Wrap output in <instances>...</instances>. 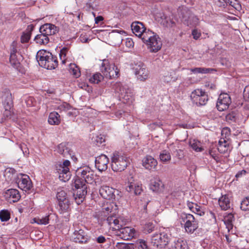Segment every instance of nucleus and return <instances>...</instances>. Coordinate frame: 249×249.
<instances>
[{
  "mask_svg": "<svg viewBox=\"0 0 249 249\" xmlns=\"http://www.w3.org/2000/svg\"><path fill=\"white\" fill-rule=\"evenodd\" d=\"M100 65V70L102 73L96 72L92 78H119L120 76V69L115 66L111 59H103Z\"/></svg>",
  "mask_w": 249,
  "mask_h": 249,
  "instance_id": "f257e3e1",
  "label": "nucleus"
},
{
  "mask_svg": "<svg viewBox=\"0 0 249 249\" xmlns=\"http://www.w3.org/2000/svg\"><path fill=\"white\" fill-rule=\"evenodd\" d=\"M58 31V27L54 24H44L40 26V34L35 36L34 40L36 43L40 45L47 44L50 41V36L55 35Z\"/></svg>",
  "mask_w": 249,
  "mask_h": 249,
  "instance_id": "f03ea898",
  "label": "nucleus"
},
{
  "mask_svg": "<svg viewBox=\"0 0 249 249\" xmlns=\"http://www.w3.org/2000/svg\"><path fill=\"white\" fill-rule=\"evenodd\" d=\"M36 57L39 65L48 70L54 69L58 66L57 57L49 52L45 50L39 51Z\"/></svg>",
  "mask_w": 249,
  "mask_h": 249,
  "instance_id": "7ed1b4c3",
  "label": "nucleus"
},
{
  "mask_svg": "<svg viewBox=\"0 0 249 249\" xmlns=\"http://www.w3.org/2000/svg\"><path fill=\"white\" fill-rule=\"evenodd\" d=\"M129 163V157L119 152L113 153L111 157V168L114 172L124 171Z\"/></svg>",
  "mask_w": 249,
  "mask_h": 249,
  "instance_id": "20e7f679",
  "label": "nucleus"
},
{
  "mask_svg": "<svg viewBox=\"0 0 249 249\" xmlns=\"http://www.w3.org/2000/svg\"><path fill=\"white\" fill-rule=\"evenodd\" d=\"M180 223L185 231L189 234L193 233L198 228V221L193 215L185 212L181 213L179 215Z\"/></svg>",
  "mask_w": 249,
  "mask_h": 249,
  "instance_id": "39448f33",
  "label": "nucleus"
},
{
  "mask_svg": "<svg viewBox=\"0 0 249 249\" xmlns=\"http://www.w3.org/2000/svg\"><path fill=\"white\" fill-rule=\"evenodd\" d=\"M76 179L86 183L91 184L95 180L94 172L89 166L78 168L75 171Z\"/></svg>",
  "mask_w": 249,
  "mask_h": 249,
  "instance_id": "423d86ee",
  "label": "nucleus"
},
{
  "mask_svg": "<svg viewBox=\"0 0 249 249\" xmlns=\"http://www.w3.org/2000/svg\"><path fill=\"white\" fill-rule=\"evenodd\" d=\"M74 186L76 192L73 193V196L76 203L79 205L84 201L87 194V185L80 179H76L74 181Z\"/></svg>",
  "mask_w": 249,
  "mask_h": 249,
  "instance_id": "0eeeda50",
  "label": "nucleus"
},
{
  "mask_svg": "<svg viewBox=\"0 0 249 249\" xmlns=\"http://www.w3.org/2000/svg\"><path fill=\"white\" fill-rule=\"evenodd\" d=\"M191 100L196 106H204L208 101L206 92L201 89H196L193 91L190 95Z\"/></svg>",
  "mask_w": 249,
  "mask_h": 249,
  "instance_id": "6e6552de",
  "label": "nucleus"
},
{
  "mask_svg": "<svg viewBox=\"0 0 249 249\" xmlns=\"http://www.w3.org/2000/svg\"><path fill=\"white\" fill-rule=\"evenodd\" d=\"M115 90L119 92L121 97L127 102H132L134 96V90L127 85H123L121 83L117 82L115 86Z\"/></svg>",
  "mask_w": 249,
  "mask_h": 249,
  "instance_id": "1a4fd4ad",
  "label": "nucleus"
},
{
  "mask_svg": "<svg viewBox=\"0 0 249 249\" xmlns=\"http://www.w3.org/2000/svg\"><path fill=\"white\" fill-rule=\"evenodd\" d=\"M170 237L165 232L154 234L151 240V244L155 247L163 248L169 243Z\"/></svg>",
  "mask_w": 249,
  "mask_h": 249,
  "instance_id": "9d476101",
  "label": "nucleus"
},
{
  "mask_svg": "<svg viewBox=\"0 0 249 249\" xmlns=\"http://www.w3.org/2000/svg\"><path fill=\"white\" fill-rule=\"evenodd\" d=\"M16 182L19 188L26 192L30 190L32 187L30 178L25 174H19L17 176Z\"/></svg>",
  "mask_w": 249,
  "mask_h": 249,
  "instance_id": "9b49d317",
  "label": "nucleus"
},
{
  "mask_svg": "<svg viewBox=\"0 0 249 249\" xmlns=\"http://www.w3.org/2000/svg\"><path fill=\"white\" fill-rule=\"evenodd\" d=\"M116 235L124 240H128L135 238L137 235L136 231L131 227H125L120 228L117 231Z\"/></svg>",
  "mask_w": 249,
  "mask_h": 249,
  "instance_id": "f8f14e48",
  "label": "nucleus"
},
{
  "mask_svg": "<svg viewBox=\"0 0 249 249\" xmlns=\"http://www.w3.org/2000/svg\"><path fill=\"white\" fill-rule=\"evenodd\" d=\"M231 103L230 96L227 93H221L219 95L216 103L217 109L223 111L228 108Z\"/></svg>",
  "mask_w": 249,
  "mask_h": 249,
  "instance_id": "ddd939ff",
  "label": "nucleus"
},
{
  "mask_svg": "<svg viewBox=\"0 0 249 249\" xmlns=\"http://www.w3.org/2000/svg\"><path fill=\"white\" fill-rule=\"evenodd\" d=\"M56 152L63 157L68 158L69 156L74 161L77 160V158L73 155L72 151L64 142L58 144L56 149Z\"/></svg>",
  "mask_w": 249,
  "mask_h": 249,
  "instance_id": "4468645a",
  "label": "nucleus"
},
{
  "mask_svg": "<svg viewBox=\"0 0 249 249\" xmlns=\"http://www.w3.org/2000/svg\"><path fill=\"white\" fill-rule=\"evenodd\" d=\"M109 159L104 154L97 157L95 160V165L100 172L106 171L108 167Z\"/></svg>",
  "mask_w": 249,
  "mask_h": 249,
  "instance_id": "2eb2a0df",
  "label": "nucleus"
},
{
  "mask_svg": "<svg viewBox=\"0 0 249 249\" xmlns=\"http://www.w3.org/2000/svg\"><path fill=\"white\" fill-rule=\"evenodd\" d=\"M71 239L74 242L84 244L87 243L89 239L86 231L82 229L75 231Z\"/></svg>",
  "mask_w": 249,
  "mask_h": 249,
  "instance_id": "dca6fc26",
  "label": "nucleus"
},
{
  "mask_svg": "<svg viewBox=\"0 0 249 249\" xmlns=\"http://www.w3.org/2000/svg\"><path fill=\"white\" fill-rule=\"evenodd\" d=\"M146 44L150 51L154 53L159 51L162 46L161 39L157 35L153 36Z\"/></svg>",
  "mask_w": 249,
  "mask_h": 249,
  "instance_id": "f3484780",
  "label": "nucleus"
},
{
  "mask_svg": "<svg viewBox=\"0 0 249 249\" xmlns=\"http://www.w3.org/2000/svg\"><path fill=\"white\" fill-rule=\"evenodd\" d=\"M142 166L148 170H153L157 168L158 162L153 157L147 155L142 160Z\"/></svg>",
  "mask_w": 249,
  "mask_h": 249,
  "instance_id": "a211bd4d",
  "label": "nucleus"
},
{
  "mask_svg": "<svg viewBox=\"0 0 249 249\" xmlns=\"http://www.w3.org/2000/svg\"><path fill=\"white\" fill-rule=\"evenodd\" d=\"M5 197L10 202H16L19 200L20 195L18 190L10 189L6 191Z\"/></svg>",
  "mask_w": 249,
  "mask_h": 249,
  "instance_id": "6ab92c4d",
  "label": "nucleus"
},
{
  "mask_svg": "<svg viewBox=\"0 0 249 249\" xmlns=\"http://www.w3.org/2000/svg\"><path fill=\"white\" fill-rule=\"evenodd\" d=\"M114 193V189L108 186H102L99 189V194L105 199H110L112 198Z\"/></svg>",
  "mask_w": 249,
  "mask_h": 249,
  "instance_id": "aec40b11",
  "label": "nucleus"
},
{
  "mask_svg": "<svg viewBox=\"0 0 249 249\" xmlns=\"http://www.w3.org/2000/svg\"><path fill=\"white\" fill-rule=\"evenodd\" d=\"M231 197L228 195H222L218 199V204L222 210L226 211L231 208Z\"/></svg>",
  "mask_w": 249,
  "mask_h": 249,
  "instance_id": "412c9836",
  "label": "nucleus"
},
{
  "mask_svg": "<svg viewBox=\"0 0 249 249\" xmlns=\"http://www.w3.org/2000/svg\"><path fill=\"white\" fill-rule=\"evenodd\" d=\"M133 33L138 37L142 36V33L144 31L146 28L142 22L135 21L132 23L131 25Z\"/></svg>",
  "mask_w": 249,
  "mask_h": 249,
  "instance_id": "4be33fe9",
  "label": "nucleus"
},
{
  "mask_svg": "<svg viewBox=\"0 0 249 249\" xmlns=\"http://www.w3.org/2000/svg\"><path fill=\"white\" fill-rule=\"evenodd\" d=\"M163 186L162 182L159 178H155L150 180V189L153 192H158L161 191Z\"/></svg>",
  "mask_w": 249,
  "mask_h": 249,
  "instance_id": "5701e85b",
  "label": "nucleus"
},
{
  "mask_svg": "<svg viewBox=\"0 0 249 249\" xmlns=\"http://www.w3.org/2000/svg\"><path fill=\"white\" fill-rule=\"evenodd\" d=\"M71 162L69 160H65L63 161L62 164H59V171L58 172L59 173V178L63 177L64 175H66V177L68 176L67 174L70 172V166Z\"/></svg>",
  "mask_w": 249,
  "mask_h": 249,
  "instance_id": "b1692460",
  "label": "nucleus"
},
{
  "mask_svg": "<svg viewBox=\"0 0 249 249\" xmlns=\"http://www.w3.org/2000/svg\"><path fill=\"white\" fill-rule=\"evenodd\" d=\"M34 25L33 24L29 25L25 31L24 32L20 37L21 42L22 43H27L30 39L32 32L34 29Z\"/></svg>",
  "mask_w": 249,
  "mask_h": 249,
  "instance_id": "393cba45",
  "label": "nucleus"
},
{
  "mask_svg": "<svg viewBox=\"0 0 249 249\" xmlns=\"http://www.w3.org/2000/svg\"><path fill=\"white\" fill-rule=\"evenodd\" d=\"M126 190L130 193L134 194L135 195H139L142 192V188L141 185H136L134 183L131 182L126 186Z\"/></svg>",
  "mask_w": 249,
  "mask_h": 249,
  "instance_id": "a878e982",
  "label": "nucleus"
},
{
  "mask_svg": "<svg viewBox=\"0 0 249 249\" xmlns=\"http://www.w3.org/2000/svg\"><path fill=\"white\" fill-rule=\"evenodd\" d=\"M4 100L3 101V105L4 108L12 109L13 107V102L12 97V94L9 92H5L4 96Z\"/></svg>",
  "mask_w": 249,
  "mask_h": 249,
  "instance_id": "bb28decb",
  "label": "nucleus"
},
{
  "mask_svg": "<svg viewBox=\"0 0 249 249\" xmlns=\"http://www.w3.org/2000/svg\"><path fill=\"white\" fill-rule=\"evenodd\" d=\"M48 123L51 125H58L61 122L60 115L55 111L50 113Z\"/></svg>",
  "mask_w": 249,
  "mask_h": 249,
  "instance_id": "cd10ccee",
  "label": "nucleus"
},
{
  "mask_svg": "<svg viewBox=\"0 0 249 249\" xmlns=\"http://www.w3.org/2000/svg\"><path fill=\"white\" fill-rule=\"evenodd\" d=\"M69 71L70 73L74 78H79L81 76V71L79 66L74 63L69 64Z\"/></svg>",
  "mask_w": 249,
  "mask_h": 249,
  "instance_id": "c85d7f7f",
  "label": "nucleus"
},
{
  "mask_svg": "<svg viewBox=\"0 0 249 249\" xmlns=\"http://www.w3.org/2000/svg\"><path fill=\"white\" fill-rule=\"evenodd\" d=\"M234 221L233 214L229 213L224 217V222L228 231L231 230L233 228V222Z\"/></svg>",
  "mask_w": 249,
  "mask_h": 249,
  "instance_id": "c756f323",
  "label": "nucleus"
},
{
  "mask_svg": "<svg viewBox=\"0 0 249 249\" xmlns=\"http://www.w3.org/2000/svg\"><path fill=\"white\" fill-rule=\"evenodd\" d=\"M156 34L154 32H152L150 30H144V31L142 33V36H140L139 37L141 38L143 42L146 44L153 36H156Z\"/></svg>",
  "mask_w": 249,
  "mask_h": 249,
  "instance_id": "7c9ffc66",
  "label": "nucleus"
},
{
  "mask_svg": "<svg viewBox=\"0 0 249 249\" xmlns=\"http://www.w3.org/2000/svg\"><path fill=\"white\" fill-rule=\"evenodd\" d=\"M229 148V143L224 138H221L219 141L217 149L218 151L224 154L228 151Z\"/></svg>",
  "mask_w": 249,
  "mask_h": 249,
  "instance_id": "2f4dec72",
  "label": "nucleus"
},
{
  "mask_svg": "<svg viewBox=\"0 0 249 249\" xmlns=\"http://www.w3.org/2000/svg\"><path fill=\"white\" fill-rule=\"evenodd\" d=\"M70 200L58 202V211L60 213L63 214L66 213H69L70 211Z\"/></svg>",
  "mask_w": 249,
  "mask_h": 249,
  "instance_id": "473e14b6",
  "label": "nucleus"
},
{
  "mask_svg": "<svg viewBox=\"0 0 249 249\" xmlns=\"http://www.w3.org/2000/svg\"><path fill=\"white\" fill-rule=\"evenodd\" d=\"M159 157L160 160L164 163H167L171 159L170 152L166 150L162 151Z\"/></svg>",
  "mask_w": 249,
  "mask_h": 249,
  "instance_id": "72a5a7b5",
  "label": "nucleus"
},
{
  "mask_svg": "<svg viewBox=\"0 0 249 249\" xmlns=\"http://www.w3.org/2000/svg\"><path fill=\"white\" fill-rule=\"evenodd\" d=\"M135 74L137 78H145L147 76V71L144 68H140L139 66L135 69Z\"/></svg>",
  "mask_w": 249,
  "mask_h": 249,
  "instance_id": "f704fd0d",
  "label": "nucleus"
},
{
  "mask_svg": "<svg viewBox=\"0 0 249 249\" xmlns=\"http://www.w3.org/2000/svg\"><path fill=\"white\" fill-rule=\"evenodd\" d=\"M155 228V225L152 222H146L142 227V231L144 233L148 234L152 232Z\"/></svg>",
  "mask_w": 249,
  "mask_h": 249,
  "instance_id": "c9c22d12",
  "label": "nucleus"
},
{
  "mask_svg": "<svg viewBox=\"0 0 249 249\" xmlns=\"http://www.w3.org/2000/svg\"><path fill=\"white\" fill-rule=\"evenodd\" d=\"M243 97L245 100L244 108L247 110H249V86L245 87Z\"/></svg>",
  "mask_w": 249,
  "mask_h": 249,
  "instance_id": "e433bc0d",
  "label": "nucleus"
},
{
  "mask_svg": "<svg viewBox=\"0 0 249 249\" xmlns=\"http://www.w3.org/2000/svg\"><path fill=\"white\" fill-rule=\"evenodd\" d=\"M174 247L175 249H189L187 241L180 239L175 242Z\"/></svg>",
  "mask_w": 249,
  "mask_h": 249,
  "instance_id": "4c0bfd02",
  "label": "nucleus"
},
{
  "mask_svg": "<svg viewBox=\"0 0 249 249\" xmlns=\"http://www.w3.org/2000/svg\"><path fill=\"white\" fill-rule=\"evenodd\" d=\"M56 198L58 202L69 201V199L67 193L64 190H60L57 192Z\"/></svg>",
  "mask_w": 249,
  "mask_h": 249,
  "instance_id": "58836bf2",
  "label": "nucleus"
},
{
  "mask_svg": "<svg viewBox=\"0 0 249 249\" xmlns=\"http://www.w3.org/2000/svg\"><path fill=\"white\" fill-rule=\"evenodd\" d=\"M187 205L189 210L192 212L199 214L200 215H201L200 213H199V212L201 211L200 208L197 204L188 201Z\"/></svg>",
  "mask_w": 249,
  "mask_h": 249,
  "instance_id": "ea45409f",
  "label": "nucleus"
},
{
  "mask_svg": "<svg viewBox=\"0 0 249 249\" xmlns=\"http://www.w3.org/2000/svg\"><path fill=\"white\" fill-rule=\"evenodd\" d=\"M189 144L191 147L196 151L200 152L202 151L203 149L201 146V143L200 142L196 140H193L190 141Z\"/></svg>",
  "mask_w": 249,
  "mask_h": 249,
  "instance_id": "a19ab883",
  "label": "nucleus"
},
{
  "mask_svg": "<svg viewBox=\"0 0 249 249\" xmlns=\"http://www.w3.org/2000/svg\"><path fill=\"white\" fill-rule=\"evenodd\" d=\"M5 110L3 112V115L6 118H9L12 119L13 121H16L18 117L16 114L13 111V108L12 109H7L4 108Z\"/></svg>",
  "mask_w": 249,
  "mask_h": 249,
  "instance_id": "79ce46f5",
  "label": "nucleus"
},
{
  "mask_svg": "<svg viewBox=\"0 0 249 249\" xmlns=\"http://www.w3.org/2000/svg\"><path fill=\"white\" fill-rule=\"evenodd\" d=\"M225 2L227 5L232 7L237 11H239L241 9V5L237 0H225Z\"/></svg>",
  "mask_w": 249,
  "mask_h": 249,
  "instance_id": "37998d69",
  "label": "nucleus"
},
{
  "mask_svg": "<svg viewBox=\"0 0 249 249\" xmlns=\"http://www.w3.org/2000/svg\"><path fill=\"white\" fill-rule=\"evenodd\" d=\"M10 218V213L7 210H2L0 211V219L1 221H7Z\"/></svg>",
  "mask_w": 249,
  "mask_h": 249,
  "instance_id": "c03bdc74",
  "label": "nucleus"
},
{
  "mask_svg": "<svg viewBox=\"0 0 249 249\" xmlns=\"http://www.w3.org/2000/svg\"><path fill=\"white\" fill-rule=\"evenodd\" d=\"M135 249H148L146 242L143 239L138 240L135 243Z\"/></svg>",
  "mask_w": 249,
  "mask_h": 249,
  "instance_id": "a18cd8bd",
  "label": "nucleus"
},
{
  "mask_svg": "<svg viewBox=\"0 0 249 249\" xmlns=\"http://www.w3.org/2000/svg\"><path fill=\"white\" fill-rule=\"evenodd\" d=\"M69 51V48L67 47L63 48L59 53L60 58L63 64H65L67 60L66 56Z\"/></svg>",
  "mask_w": 249,
  "mask_h": 249,
  "instance_id": "49530a36",
  "label": "nucleus"
},
{
  "mask_svg": "<svg viewBox=\"0 0 249 249\" xmlns=\"http://www.w3.org/2000/svg\"><path fill=\"white\" fill-rule=\"evenodd\" d=\"M236 119V114L233 111L229 113L226 116V121L229 123H235Z\"/></svg>",
  "mask_w": 249,
  "mask_h": 249,
  "instance_id": "de8ad7c7",
  "label": "nucleus"
},
{
  "mask_svg": "<svg viewBox=\"0 0 249 249\" xmlns=\"http://www.w3.org/2000/svg\"><path fill=\"white\" fill-rule=\"evenodd\" d=\"M240 208L244 211H249V197H246L242 201Z\"/></svg>",
  "mask_w": 249,
  "mask_h": 249,
  "instance_id": "09e8293b",
  "label": "nucleus"
},
{
  "mask_svg": "<svg viewBox=\"0 0 249 249\" xmlns=\"http://www.w3.org/2000/svg\"><path fill=\"white\" fill-rule=\"evenodd\" d=\"M117 247H121L123 249H135V244H124L118 243L116 245Z\"/></svg>",
  "mask_w": 249,
  "mask_h": 249,
  "instance_id": "8fccbe9b",
  "label": "nucleus"
},
{
  "mask_svg": "<svg viewBox=\"0 0 249 249\" xmlns=\"http://www.w3.org/2000/svg\"><path fill=\"white\" fill-rule=\"evenodd\" d=\"M49 215H47L44 217H42V218H38V219L35 218L34 220L35 221V222L37 223L38 224L46 225L49 223Z\"/></svg>",
  "mask_w": 249,
  "mask_h": 249,
  "instance_id": "3c124183",
  "label": "nucleus"
},
{
  "mask_svg": "<svg viewBox=\"0 0 249 249\" xmlns=\"http://www.w3.org/2000/svg\"><path fill=\"white\" fill-rule=\"evenodd\" d=\"M10 62L14 67H17L19 64L17 58L16 54H14V53L10 54Z\"/></svg>",
  "mask_w": 249,
  "mask_h": 249,
  "instance_id": "603ef678",
  "label": "nucleus"
},
{
  "mask_svg": "<svg viewBox=\"0 0 249 249\" xmlns=\"http://www.w3.org/2000/svg\"><path fill=\"white\" fill-rule=\"evenodd\" d=\"M165 22L166 23H164V24H165V26L167 27L172 28L175 27L176 25L175 22L173 19H170L169 18H165Z\"/></svg>",
  "mask_w": 249,
  "mask_h": 249,
  "instance_id": "864d4df0",
  "label": "nucleus"
},
{
  "mask_svg": "<svg viewBox=\"0 0 249 249\" xmlns=\"http://www.w3.org/2000/svg\"><path fill=\"white\" fill-rule=\"evenodd\" d=\"M116 216L114 215H111L107 217L106 219V222L108 224L109 228L111 229V227H112V224L115 220Z\"/></svg>",
  "mask_w": 249,
  "mask_h": 249,
  "instance_id": "5fc2aeb1",
  "label": "nucleus"
},
{
  "mask_svg": "<svg viewBox=\"0 0 249 249\" xmlns=\"http://www.w3.org/2000/svg\"><path fill=\"white\" fill-rule=\"evenodd\" d=\"M113 210V206L111 204H107L103 207V210L107 213L112 212Z\"/></svg>",
  "mask_w": 249,
  "mask_h": 249,
  "instance_id": "6e6d98bb",
  "label": "nucleus"
},
{
  "mask_svg": "<svg viewBox=\"0 0 249 249\" xmlns=\"http://www.w3.org/2000/svg\"><path fill=\"white\" fill-rule=\"evenodd\" d=\"M216 70L212 68H200V73H207L213 72V71H216Z\"/></svg>",
  "mask_w": 249,
  "mask_h": 249,
  "instance_id": "4d7b16f0",
  "label": "nucleus"
},
{
  "mask_svg": "<svg viewBox=\"0 0 249 249\" xmlns=\"http://www.w3.org/2000/svg\"><path fill=\"white\" fill-rule=\"evenodd\" d=\"M27 106L32 107L34 106L35 99L33 97H28L25 101Z\"/></svg>",
  "mask_w": 249,
  "mask_h": 249,
  "instance_id": "13d9d810",
  "label": "nucleus"
},
{
  "mask_svg": "<svg viewBox=\"0 0 249 249\" xmlns=\"http://www.w3.org/2000/svg\"><path fill=\"white\" fill-rule=\"evenodd\" d=\"M112 227H111L112 229L120 230L121 225L120 224L119 220L117 218V217H116L115 221L112 224Z\"/></svg>",
  "mask_w": 249,
  "mask_h": 249,
  "instance_id": "bf43d9fd",
  "label": "nucleus"
},
{
  "mask_svg": "<svg viewBox=\"0 0 249 249\" xmlns=\"http://www.w3.org/2000/svg\"><path fill=\"white\" fill-rule=\"evenodd\" d=\"M192 35L193 36V38L197 40L201 36V33L199 32L196 29H194L192 31Z\"/></svg>",
  "mask_w": 249,
  "mask_h": 249,
  "instance_id": "052dcab7",
  "label": "nucleus"
},
{
  "mask_svg": "<svg viewBox=\"0 0 249 249\" xmlns=\"http://www.w3.org/2000/svg\"><path fill=\"white\" fill-rule=\"evenodd\" d=\"M95 240L98 243L102 244L105 243L107 241V239L105 236L103 235H100L96 238Z\"/></svg>",
  "mask_w": 249,
  "mask_h": 249,
  "instance_id": "680f3d73",
  "label": "nucleus"
},
{
  "mask_svg": "<svg viewBox=\"0 0 249 249\" xmlns=\"http://www.w3.org/2000/svg\"><path fill=\"white\" fill-rule=\"evenodd\" d=\"M125 44V46L129 48L132 47L134 45V42L131 38L126 39Z\"/></svg>",
  "mask_w": 249,
  "mask_h": 249,
  "instance_id": "e2e57ef3",
  "label": "nucleus"
},
{
  "mask_svg": "<svg viewBox=\"0 0 249 249\" xmlns=\"http://www.w3.org/2000/svg\"><path fill=\"white\" fill-rule=\"evenodd\" d=\"M77 111L76 109H72L71 111H68L67 115L69 117H75L77 116Z\"/></svg>",
  "mask_w": 249,
  "mask_h": 249,
  "instance_id": "0e129e2a",
  "label": "nucleus"
},
{
  "mask_svg": "<svg viewBox=\"0 0 249 249\" xmlns=\"http://www.w3.org/2000/svg\"><path fill=\"white\" fill-rule=\"evenodd\" d=\"M89 81L90 83L92 84H99L101 82V80H103L104 79H89Z\"/></svg>",
  "mask_w": 249,
  "mask_h": 249,
  "instance_id": "69168bd1",
  "label": "nucleus"
},
{
  "mask_svg": "<svg viewBox=\"0 0 249 249\" xmlns=\"http://www.w3.org/2000/svg\"><path fill=\"white\" fill-rule=\"evenodd\" d=\"M71 107V106L68 104H66L65 105H63L60 106L59 108L61 110H65V109L67 110H69Z\"/></svg>",
  "mask_w": 249,
  "mask_h": 249,
  "instance_id": "338daca9",
  "label": "nucleus"
},
{
  "mask_svg": "<svg viewBox=\"0 0 249 249\" xmlns=\"http://www.w3.org/2000/svg\"><path fill=\"white\" fill-rule=\"evenodd\" d=\"M6 174L10 173V174H12V175H14L16 174V171L14 168H7L6 169Z\"/></svg>",
  "mask_w": 249,
  "mask_h": 249,
  "instance_id": "774afa93",
  "label": "nucleus"
}]
</instances>
